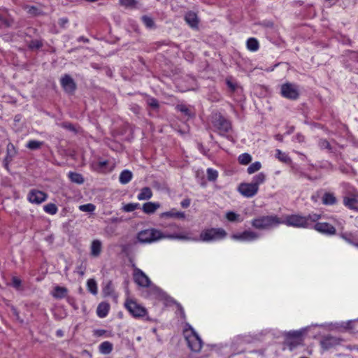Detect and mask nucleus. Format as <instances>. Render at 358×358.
Listing matches in <instances>:
<instances>
[{"instance_id":"1","label":"nucleus","mask_w":358,"mask_h":358,"mask_svg":"<svg viewBox=\"0 0 358 358\" xmlns=\"http://www.w3.org/2000/svg\"><path fill=\"white\" fill-rule=\"evenodd\" d=\"M137 238L140 243H150L164 238L191 240V238L183 234H164L156 229H148L138 233Z\"/></svg>"},{"instance_id":"2","label":"nucleus","mask_w":358,"mask_h":358,"mask_svg":"<svg viewBox=\"0 0 358 358\" xmlns=\"http://www.w3.org/2000/svg\"><path fill=\"white\" fill-rule=\"evenodd\" d=\"M283 222L276 215H263L253 219L251 222L252 226L259 230H269L281 224Z\"/></svg>"},{"instance_id":"3","label":"nucleus","mask_w":358,"mask_h":358,"mask_svg":"<svg viewBox=\"0 0 358 358\" xmlns=\"http://www.w3.org/2000/svg\"><path fill=\"white\" fill-rule=\"evenodd\" d=\"M226 231L222 228H210L203 230L199 240L203 242H211L224 239L227 236Z\"/></svg>"},{"instance_id":"4","label":"nucleus","mask_w":358,"mask_h":358,"mask_svg":"<svg viewBox=\"0 0 358 358\" xmlns=\"http://www.w3.org/2000/svg\"><path fill=\"white\" fill-rule=\"evenodd\" d=\"M127 310L134 317H142L147 313L146 309L133 300H127L124 304Z\"/></svg>"},{"instance_id":"5","label":"nucleus","mask_w":358,"mask_h":358,"mask_svg":"<svg viewBox=\"0 0 358 358\" xmlns=\"http://www.w3.org/2000/svg\"><path fill=\"white\" fill-rule=\"evenodd\" d=\"M282 224L294 227L307 228V221L305 217L299 215H291L285 217Z\"/></svg>"},{"instance_id":"6","label":"nucleus","mask_w":358,"mask_h":358,"mask_svg":"<svg viewBox=\"0 0 358 358\" xmlns=\"http://www.w3.org/2000/svg\"><path fill=\"white\" fill-rule=\"evenodd\" d=\"M213 124L220 134H224L231 129V122L221 115L215 116Z\"/></svg>"},{"instance_id":"7","label":"nucleus","mask_w":358,"mask_h":358,"mask_svg":"<svg viewBox=\"0 0 358 358\" xmlns=\"http://www.w3.org/2000/svg\"><path fill=\"white\" fill-rule=\"evenodd\" d=\"M282 95L289 99H296L299 97V90L297 87L292 83H285L281 87Z\"/></svg>"},{"instance_id":"8","label":"nucleus","mask_w":358,"mask_h":358,"mask_svg":"<svg viewBox=\"0 0 358 358\" xmlns=\"http://www.w3.org/2000/svg\"><path fill=\"white\" fill-rule=\"evenodd\" d=\"M238 190L243 196L250 198L258 192L259 188L252 182H243L239 185Z\"/></svg>"},{"instance_id":"9","label":"nucleus","mask_w":358,"mask_h":358,"mask_svg":"<svg viewBox=\"0 0 358 358\" xmlns=\"http://www.w3.org/2000/svg\"><path fill=\"white\" fill-rule=\"evenodd\" d=\"M259 238V234L250 230H245L241 233L231 235V238L239 241H252Z\"/></svg>"},{"instance_id":"10","label":"nucleus","mask_w":358,"mask_h":358,"mask_svg":"<svg viewBox=\"0 0 358 358\" xmlns=\"http://www.w3.org/2000/svg\"><path fill=\"white\" fill-rule=\"evenodd\" d=\"M134 280L136 284L141 287H149L151 285L150 278L138 268H134Z\"/></svg>"},{"instance_id":"11","label":"nucleus","mask_w":358,"mask_h":358,"mask_svg":"<svg viewBox=\"0 0 358 358\" xmlns=\"http://www.w3.org/2000/svg\"><path fill=\"white\" fill-rule=\"evenodd\" d=\"M189 348L192 351L199 352L202 348V341L199 336L193 333L192 335L186 338Z\"/></svg>"},{"instance_id":"12","label":"nucleus","mask_w":358,"mask_h":358,"mask_svg":"<svg viewBox=\"0 0 358 358\" xmlns=\"http://www.w3.org/2000/svg\"><path fill=\"white\" fill-rule=\"evenodd\" d=\"M61 85L64 91L73 94L76 89V84L73 79L68 74H65L60 80Z\"/></svg>"},{"instance_id":"13","label":"nucleus","mask_w":358,"mask_h":358,"mask_svg":"<svg viewBox=\"0 0 358 358\" xmlns=\"http://www.w3.org/2000/svg\"><path fill=\"white\" fill-rule=\"evenodd\" d=\"M48 195L40 190L31 189L28 194V199L32 203L39 204L45 201Z\"/></svg>"},{"instance_id":"14","label":"nucleus","mask_w":358,"mask_h":358,"mask_svg":"<svg viewBox=\"0 0 358 358\" xmlns=\"http://www.w3.org/2000/svg\"><path fill=\"white\" fill-rule=\"evenodd\" d=\"M313 228L316 231L327 235H334L336 231L335 227L327 222H317L314 224Z\"/></svg>"},{"instance_id":"15","label":"nucleus","mask_w":358,"mask_h":358,"mask_svg":"<svg viewBox=\"0 0 358 358\" xmlns=\"http://www.w3.org/2000/svg\"><path fill=\"white\" fill-rule=\"evenodd\" d=\"M343 204L349 209L358 211V194H350L345 196Z\"/></svg>"},{"instance_id":"16","label":"nucleus","mask_w":358,"mask_h":358,"mask_svg":"<svg viewBox=\"0 0 358 358\" xmlns=\"http://www.w3.org/2000/svg\"><path fill=\"white\" fill-rule=\"evenodd\" d=\"M185 20L192 28H196L198 26V17L194 12L189 11L185 15Z\"/></svg>"},{"instance_id":"17","label":"nucleus","mask_w":358,"mask_h":358,"mask_svg":"<svg viewBox=\"0 0 358 358\" xmlns=\"http://www.w3.org/2000/svg\"><path fill=\"white\" fill-rule=\"evenodd\" d=\"M102 250V243L99 240H94L90 246V255L97 257L100 255Z\"/></svg>"},{"instance_id":"18","label":"nucleus","mask_w":358,"mask_h":358,"mask_svg":"<svg viewBox=\"0 0 358 358\" xmlns=\"http://www.w3.org/2000/svg\"><path fill=\"white\" fill-rule=\"evenodd\" d=\"M160 207L159 203L147 202L143 205V211L147 214L154 213Z\"/></svg>"},{"instance_id":"19","label":"nucleus","mask_w":358,"mask_h":358,"mask_svg":"<svg viewBox=\"0 0 358 358\" xmlns=\"http://www.w3.org/2000/svg\"><path fill=\"white\" fill-rule=\"evenodd\" d=\"M109 308L110 306L108 303L102 302L99 303L96 309L97 315L101 318L105 317L109 311Z\"/></svg>"},{"instance_id":"20","label":"nucleus","mask_w":358,"mask_h":358,"mask_svg":"<svg viewBox=\"0 0 358 358\" xmlns=\"http://www.w3.org/2000/svg\"><path fill=\"white\" fill-rule=\"evenodd\" d=\"M152 196V192L148 187H145L141 189V192L138 194V199L140 201L148 200Z\"/></svg>"},{"instance_id":"21","label":"nucleus","mask_w":358,"mask_h":358,"mask_svg":"<svg viewBox=\"0 0 358 358\" xmlns=\"http://www.w3.org/2000/svg\"><path fill=\"white\" fill-rule=\"evenodd\" d=\"M322 203L324 205H334L336 203L337 199L334 194L326 192L322 199Z\"/></svg>"},{"instance_id":"22","label":"nucleus","mask_w":358,"mask_h":358,"mask_svg":"<svg viewBox=\"0 0 358 358\" xmlns=\"http://www.w3.org/2000/svg\"><path fill=\"white\" fill-rule=\"evenodd\" d=\"M68 290L66 287L57 286L55 287L52 296L56 299L64 298L67 294Z\"/></svg>"},{"instance_id":"23","label":"nucleus","mask_w":358,"mask_h":358,"mask_svg":"<svg viewBox=\"0 0 358 358\" xmlns=\"http://www.w3.org/2000/svg\"><path fill=\"white\" fill-rule=\"evenodd\" d=\"M132 176V173L130 171L124 170L120 175V182L122 185L127 184L131 180Z\"/></svg>"},{"instance_id":"24","label":"nucleus","mask_w":358,"mask_h":358,"mask_svg":"<svg viewBox=\"0 0 358 358\" xmlns=\"http://www.w3.org/2000/svg\"><path fill=\"white\" fill-rule=\"evenodd\" d=\"M113 350V344L109 341H104L99 345V352L103 355H108Z\"/></svg>"},{"instance_id":"25","label":"nucleus","mask_w":358,"mask_h":358,"mask_svg":"<svg viewBox=\"0 0 358 358\" xmlns=\"http://www.w3.org/2000/svg\"><path fill=\"white\" fill-rule=\"evenodd\" d=\"M266 178V174L261 172L253 177L252 181L251 182L259 188V186L265 182Z\"/></svg>"},{"instance_id":"26","label":"nucleus","mask_w":358,"mask_h":358,"mask_svg":"<svg viewBox=\"0 0 358 358\" xmlns=\"http://www.w3.org/2000/svg\"><path fill=\"white\" fill-rule=\"evenodd\" d=\"M275 157L278 159L279 161L285 164H289L292 162L291 158L285 152H282L280 150H276Z\"/></svg>"},{"instance_id":"27","label":"nucleus","mask_w":358,"mask_h":358,"mask_svg":"<svg viewBox=\"0 0 358 358\" xmlns=\"http://www.w3.org/2000/svg\"><path fill=\"white\" fill-rule=\"evenodd\" d=\"M259 45L258 41L255 38H250L247 41V48L251 51H257L259 49Z\"/></svg>"},{"instance_id":"28","label":"nucleus","mask_w":358,"mask_h":358,"mask_svg":"<svg viewBox=\"0 0 358 358\" xmlns=\"http://www.w3.org/2000/svg\"><path fill=\"white\" fill-rule=\"evenodd\" d=\"M162 217H179V218H184L185 214L182 212H176L174 210H171L168 212H164L162 213Z\"/></svg>"},{"instance_id":"29","label":"nucleus","mask_w":358,"mask_h":358,"mask_svg":"<svg viewBox=\"0 0 358 358\" xmlns=\"http://www.w3.org/2000/svg\"><path fill=\"white\" fill-rule=\"evenodd\" d=\"M69 177L72 182L77 184H82L84 182L82 175L77 173L70 172L69 173Z\"/></svg>"},{"instance_id":"30","label":"nucleus","mask_w":358,"mask_h":358,"mask_svg":"<svg viewBox=\"0 0 358 358\" xmlns=\"http://www.w3.org/2000/svg\"><path fill=\"white\" fill-rule=\"evenodd\" d=\"M240 215L233 212V211H229L226 213V218L229 221V222H242V219H241L240 217Z\"/></svg>"},{"instance_id":"31","label":"nucleus","mask_w":358,"mask_h":358,"mask_svg":"<svg viewBox=\"0 0 358 358\" xmlns=\"http://www.w3.org/2000/svg\"><path fill=\"white\" fill-rule=\"evenodd\" d=\"M321 215L319 214L313 213L310 214L308 216H306L305 218L307 221V228L309 227L313 222H315L318 220H320Z\"/></svg>"},{"instance_id":"32","label":"nucleus","mask_w":358,"mask_h":358,"mask_svg":"<svg viewBox=\"0 0 358 358\" xmlns=\"http://www.w3.org/2000/svg\"><path fill=\"white\" fill-rule=\"evenodd\" d=\"M252 161V157L248 153H243L238 157V162L241 164L247 165Z\"/></svg>"},{"instance_id":"33","label":"nucleus","mask_w":358,"mask_h":358,"mask_svg":"<svg viewBox=\"0 0 358 358\" xmlns=\"http://www.w3.org/2000/svg\"><path fill=\"white\" fill-rule=\"evenodd\" d=\"M43 209L45 212L50 215L56 214L58 210L57 206L52 203H48L47 205L44 206Z\"/></svg>"},{"instance_id":"34","label":"nucleus","mask_w":358,"mask_h":358,"mask_svg":"<svg viewBox=\"0 0 358 358\" xmlns=\"http://www.w3.org/2000/svg\"><path fill=\"white\" fill-rule=\"evenodd\" d=\"M42 145L43 142L41 141L31 140L27 143V148L30 150H34L39 149Z\"/></svg>"},{"instance_id":"35","label":"nucleus","mask_w":358,"mask_h":358,"mask_svg":"<svg viewBox=\"0 0 358 358\" xmlns=\"http://www.w3.org/2000/svg\"><path fill=\"white\" fill-rule=\"evenodd\" d=\"M87 288L88 290L93 294H97V286L96 282L94 279H89L87 280Z\"/></svg>"},{"instance_id":"36","label":"nucleus","mask_w":358,"mask_h":358,"mask_svg":"<svg viewBox=\"0 0 358 358\" xmlns=\"http://www.w3.org/2000/svg\"><path fill=\"white\" fill-rule=\"evenodd\" d=\"M262 168V164L259 162L252 163L247 169L249 174H252L258 171Z\"/></svg>"},{"instance_id":"37","label":"nucleus","mask_w":358,"mask_h":358,"mask_svg":"<svg viewBox=\"0 0 358 358\" xmlns=\"http://www.w3.org/2000/svg\"><path fill=\"white\" fill-rule=\"evenodd\" d=\"M218 176V173L216 170H214L211 168H208L207 169V178L210 181H215Z\"/></svg>"},{"instance_id":"38","label":"nucleus","mask_w":358,"mask_h":358,"mask_svg":"<svg viewBox=\"0 0 358 358\" xmlns=\"http://www.w3.org/2000/svg\"><path fill=\"white\" fill-rule=\"evenodd\" d=\"M141 20H142L143 22L144 23V24L148 28H153L155 27V22L152 17L147 16V15H143V16H142Z\"/></svg>"},{"instance_id":"39","label":"nucleus","mask_w":358,"mask_h":358,"mask_svg":"<svg viewBox=\"0 0 358 358\" xmlns=\"http://www.w3.org/2000/svg\"><path fill=\"white\" fill-rule=\"evenodd\" d=\"M139 207L138 203H129L122 206V209L124 212H132Z\"/></svg>"},{"instance_id":"40","label":"nucleus","mask_w":358,"mask_h":358,"mask_svg":"<svg viewBox=\"0 0 358 358\" xmlns=\"http://www.w3.org/2000/svg\"><path fill=\"white\" fill-rule=\"evenodd\" d=\"M79 209L83 212L92 213L95 210V206L92 203H87L80 206Z\"/></svg>"},{"instance_id":"41","label":"nucleus","mask_w":358,"mask_h":358,"mask_svg":"<svg viewBox=\"0 0 358 358\" xmlns=\"http://www.w3.org/2000/svg\"><path fill=\"white\" fill-rule=\"evenodd\" d=\"M120 2L126 8H134L137 3L136 0H120Z\"/></svg>"},{"instance_id":"42","label":"nucleus","mask_w":358,"mask_h":358,"mask_svg":"<svg viewBox=\"0 0 358 358\" xmlns=\"http://www.w3.org/2000/svg\"><path fill=\"white\" fill-rule=\"evenodd\" d=\"M176 108L187 117H190L192 115L190 110L185 105H178Z\"/></svg>"},{"instance_id":"43","label":"nucleus","mask_w":358,"mask_h":358,"mask_svg":"<svg viewBox=\"0 0 358 358\" xmlns=\"http://www.w3.org/2000/svg\"><path fill=\"white\" fill-rule=\"evenodd\" d=\"M11 285L12 286L15 288L16 289L19 290L21 289V285H22V281L20 278H18L16 276H13L12 278V282H11Z\"/></svg>"},{"instance_id":"44","label":"nucleus","mask_w":358,"mask_h":358,"mask_svg":"<svg viewBox=\"0 0 358 358\" xmlns=\"http://www.w3.org/2000/svg\"><path fill=\"white\" fill-rule=\"evenodd\" d=\"M43 45L41 41H38V40H32L29 42V48L30 49H38L40 48H41Z\"/></svg>"},{"instance_id":"45","label":"nucleus","mask_w":358,"mask_h":358,"mask_svg":"<svg viewBox=\"0 0 358 358\" xmlns=\"http://www.w3.org/2000/svg\"><path fill=\"white\" fill-rule=\"evenodd\" d=\"M319 146L321 149H327L329 151H331V146L329 143V142L325 139H321L319 141Z\"/></svg>"},{"instance_id":"46","label":"nucleus","mask_w":358,"mask_h":358,"mask_svg":"<svg viewBox=\"0 0 358 358\" xmlns=\"http://www.w3.org/2000/svg\"><path fill=\"white\" fill-rule=\"evenodd\" d=\"M86 271V265L83 262H81L76 268V272L78 273L80 276L84 275Z\"/></svg>"},{"instance_id":"47","label":"nucleus","mask_w":358,"mask_h":358,"mask_svg":"<svg viewBox=\"0 0 358 358\" xmlns=\"http://www.w3.org/2000/svg\"><path fill=\"white\" fill-rule=\"evenodd\" d=\"M147 103L152 108H157L159 107L158 101L155 98H148L147 99Z\"/></svg>"},{"instance_id":"48","label":"nucleus","mask_w":358,"mask_h":358,"mask_svg":"<svg viewBox=\"0 0 358 358\" xmlns=\"http://www.w3.org/2000/svg\"><path fill=\"white\" fill-rule=\"evenodd\" d=\"M181 206L182 208H187L190 205V199H185L184 200H182L180 203Z\"/></svg>"},{"instance_id":"49","label":"nucleus","mask_w":358,"mask_h":358,"mask_svg":"<svg viewBox=\"0 0 358 358\" xmlns=\"http://www.w3.org/2000/svg\"><path fill=\"white\" fill-rule=\"evenodd\" d=\"M69 20L67 18H61L59 20V24L62 27H64L65 25L68 23Z\"/></svg>"},{"instance_id":"50","label":"nucleus","mask_w":358,"mask_h":358,"mask_svg":"<svg viewBox=\"0 0 358 358\" xmlns=\"http://www.w3.org/2000/svg\"><path fill=\"white\" fill-rule=\"evenodd\" d=\"M11 310H12L13 314L15 316L16 319L19 320L20 316H19V313H18L17 310L14 307H12Z\"/></svg>"},{"instance_id":"51","label":"nucleus","mask_w":358,"mask_h":358,"mask_svg":"<svg viewBox=\"0 0 358 358\" xmlns=\"http://www.w3.org/2000/svg\"><path fill=\"white\" fill-rule=\"evenodd\" d=\"M288 335L289 336L296 338V337L300 336L301 334L299 332H297V331H292V332H289Z\"/></svg>"},{"instance_id":"52","label":"nucleus","mask_w":358,"mask_h":358,"mask_svg":"<svg viewBox=\"0 0 358 358\" xmlns=\"http://www.w3.org/2000/svg\"><path fill=\"white\" fill-rule=\"evenodd\" d=\"M227 84L228 87L231 89L232 91H234L236 90V85L234 83H232L231 81L227 80Z\"/></svg>"},{"instance_id":"53","label":"nucleus","mask_w":358,"mask_h":358,"mask_svg":"<svg viewBox=\"0 0 358 358\" xmlns=\"http://www.w3.org/2000/svg\"><path fill=\"white\" fill-rule=\"evenodd\" d=\"M63 126H64V127H66L70 130H74V127H73V124H71L64 123L63 124Z\"/></svg>"},{"instance_id":"54","label":"nucleus","mask_w":358,"mask_h":358,"mask_svg":"<svg viewBox=\"0 0 358 358\" xmlns=\"http://www.w3.org/2000/svg\"><path fill=\"white\" fill-rule=\"evenodd\" d=\"M122 221V219L120 218V217H113V218H112V222H121Z\"/></svg>"},{"instance_id":"55","label":"nucleus","mask_w":358,"mask_h":358,"mask_svg":"<svg viewBox=\"0 0 358 358\" xmlns=\"http://www.w3.org/2000/svg\"><path fill=\"white\" fill-rule=\"evenodd\" d=\"M105 332H106V331H105V330H98V331H96V334L97 336H102Z\"/></svg>"},{"instance_id":"56","label":"nucleus","mask_w":358,"mask_h":358,"mask_svg":"<svg viewBox=\"0 0 358 358\" xmlns=\"http://www.w3.org/2000/svg\"><path fill=\"white\" fill-rule=\"evenodd\" d=\"M78 41H83V42H88L89 40L87 38H85L81 36L78 38Z\"/></svg>"},{"instance_id":"57","label":"nucleus","mask_w":358,"mask_h":358,"mask_svg":"<svg viewBox=\"0 0 358 358\" xmlns=\"http://www.w3.org/2000/svg\"><path fill=\"white\" fill-rule=\"evenodd\" d=\"M301 177H306L307 178H308L309 180H310V177L308 176L306 174L303 173H301V175H300Z\"/></svg>"},{"instance_id":"58","label":"nucleus","mask_w":358,"mask_h":358,"mask_svg":"<svg viewBox=\"0 0 358 358\" xmlns=\"http://www.w3.org/2000/svg\"><path fill=\"white\" fill-rule=\"evenodd\" d=\"M276 139L281 141L282 140V137L280 135H277Z\"/></svg>"},{"instance_id":"59","label":"nucleus","mask_w":358,"mask_h":358,"mask_svg":"<svg viewBox=\"0 0 358 358\" xmlns=\"http://www.w3.org/2000/svg\"><path fill=\"white\" fill-rule=\"evenodd\" d=\"M110 285H108L106 288L104 289V292H106V290H109Z\"/></svg>"},{"instance_id":"60","label":"nucleus","mask_w":358,"mask_h":358,"mask_svg":"<svg viewBox=\"0 0 358 358\" xmlns=\"http://www.w3.org/2000/svg\"><path fill=\"white\" fill-rule=\"evenodd\" d=\"M57 335H59V336L62 335V332L61 330L57 331Z\"/></svg>"},{"instance_id":"61","label":"nucleus","mask_w":358,"mask_h":358,"mask_svg":"<svg viewBox=\"0 0 358 358\" xmlns=\"http://www.w3.org/2000/svg\"><path fill=\"white\" fill-rule=\"evenodd\" d=\"M354 245L358 248V243H355Z\"/></svg>"},{"instance_id":"62","label":"nucleus","mask_w":358,"mask_h":358,"mask_svg":"<svg viewBox=\"0 0 358 358\" xmlns=\"http://www.w3.org/2000/svg\"><path fill=\"white\" fill-rule=\"evenodd\" d=\"M348 241V243H352L350 240H347Z\"/></svg>"},{"instance_id":"63","label":"nucleus","mask_w":358,"mask_h":358,"mask_svg":"<svg viewBox=\"0 0 358 358\" xmlns=\"http://www.w3.org/2000/svg\"><path fill=\"white\" fill-rule=\"evenodd\" d=\"M357 350H358V347H357Z\"/></svg>"}]
</instances>
